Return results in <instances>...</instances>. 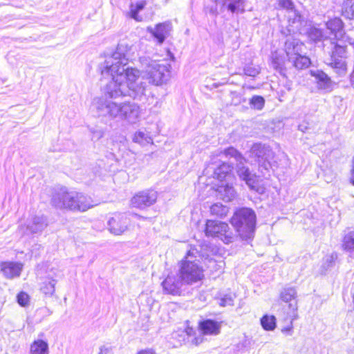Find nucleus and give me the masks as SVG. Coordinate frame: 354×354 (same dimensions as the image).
<instances>
[{"label": "nucleus", "mask_w": 354, "mask_h": 354, "mask_svg": "<svg viewBox=\"0 0 354 354\" xmlns=\"http://www.w3.org/2000/svg\"><path fill=\"white\" fill-rule=\"evenodd\" d=\"M132 50L133 46L120 43L100 66L102 75L110 76L111 80L104 87L103 95L93 99L92 110L99 117L119 119L129 124H136L141 120L142 109L138 104L114 101L122 96L140 100L145 95L147 85L138 81L140 71L136 68L127 67L133 55Z\"/></svg>", "instance_id": "obj_1"}, {"label": "nucleus", "mask_w": 354, "mask_h": 354, "mask_svg": "<svg viewBox=\"0 0 354 354\" xmlns=\"http://www.w3.org/2000/svg\"><path fill=\"white\" fill-rule=\"evenodd\" d=\"M142 71L140 76L148 81L149 84L160 86L166 84L170 78L171 64L167 61H157L149 57L140 58Z\"/></svg>", "instance_id": "obj_2"}, {"label": "nucleus", "mask_w": 354, "mask_h": 354, "mask_svg": "<svg viewBox=\"0 0 354 354\" xmlns=\"http://www.w3.org/2000/svg\"><path fill=\"white\" fill-rule=\"evenodd\" d=\"M196 250H189L179 263L178 275L187 285L201 281L205 276L204 270L196 258Z\"/></svg>", "instance_id": "obj_3"}, {"label": "nucleus", "mask_w": 354, "mask_h": 354, "mask_svg": "<svg viewBox=\"0 0 354 354\" xmlns=\"http://www.w3.org/2000/svg\"><path fill=\"white\" fill-rule=\"evenodd\" d=\"M230 222L241 239L248 240L254 236L256 214L252 209L243 207L236 210Z\"/></svg>", "instance_id": "obj_4"}, {"label": "nucleus", "mask_w": 354, "mask_h": 354, "mask_svg": "<svg viewBox=\"0 0 354 354\" xmlns=\"http://www.w3.org/2000/svg\"><path fill=\"white\" fill-rule=\"evenodd\" d=\"M218 155H223L225 158H234L236 162V169L239 178L244 180L251 189L255 187L257 176L255 174L250 172V169L244 165L246 160L236 149L233 147H230L219 151Z\"/></svg>", "instance_id": "obj_5"}, {"label": "nucleus", "mask_w": 354, "mask_h": 354, "mask_svg": "<svg viewBox=\"0 0 354 354\" xmlns=\"http://www.w3.org/2000/svg\"><path fill=\"white\" fill-rule=\"evenodd\" d=\"M205 232L207 236L218 238L226 244L234 240V234L228 224L220 221L207 220Z\"/></svg>", "instance_id": "obj_6"}, {"label": "nucleus", "mask_w": 354, "mask_h": 354, "mask_svg": "<svg viewBox=\"0 0 354 354\" xmlns=\"http://www.w3.org/2000/svg\"><path fill=\"white\" fill-rule=\"evenodd\" d=\"M346 43L336 42L330 57L326 63L339 75H344L347 71V52Z\"/></svg>", "instance_id": "obj_7"}, {"label": "nucleus", "mask_w": 354, "mask_h": 354, "mask_svg": "<svg viewBox=\"0 0 354 354\" xmlns=\"http://www.w3.org/2000/svg\"><path fill=\"white\" fill-rule=\"evenodd\" d=\"M75 192H68L66 188L62 187L56 191L51 198L53 206L61 209H73Z\"/></svg>", "instance_id": "obj_8"}, {"label": "nucleus", "mask_w": 354, "mask_h": 354, "mask_svg": "<svg viewBox=\"0 0 354 354\" xmlns=\"http://www.w3.org/2000/svg\"><path fill=\"white\" fill-rule=\"evenodd\" d=\"M250 156L257 158L260 167L268 170L273 156V152L269 147L259 143L254 144L250 149Z\"/></svg>", "instance_id": "obj_9"}, {"label": "nucleus", "mask_w": 354, "mask_h": 354, "mask_svg": "<svg viewBox=\"0 0 354 354\" xmlns=\"http://www.w3.org/2000/svg\"><path fill=\"white\" fill-rule=\"evenodd\" d=\"M280 298L283 301L288 304V315H290L292 320L297 319L298 304L297 290L292 287L285 288L280 293Z\"/></svg>", "instance_id": "obj_10"}, {"label": "nucleus", "mask_w": 354, "mask_h": 354, "mask_svg": "<svg viewBox=\"0 0 354 354\" xmlns=\"http://www.w3.org/2000/svg\"><path fill=\"white\" fill-rule=\"evenodd\" d=\"M61 272L57 268H51L44 281L41 283L39 290L46 297H51L55 292V285L57 278H61Z\"/></svg>", "instance_id": "obj_11"}, {"label": "nucleus", "mask_w": 354, "mask_h": 354, "mask_svg": "<svg viewBox=\"0 0 354 354\" xmlns=\"http://www.w3.org/2000/svg\"><path fill=\"white\" fill-rule=\"evenodd\" d=\"M158 193L153 189L139 192L131 198V204L140 209H145L153 205L157 200Z\"/></svg>", "instance_id": "obj_12"}, {"label": "nucleus", "mask_w": 354, "mask_h": 354, "mask_svg": "<svg viewBox=\"0 0 354 354\" xmlns=\"http://www.w3.org/2000/svg\"><path fill=\"white\" fill-rule=\"evenodd\" d=\"M129 218L124 214H115L108 221L109 232L116 236L122 235L128 230Z\"/></svg>", "instance_id": "obj_13"}, {"label": "nucleus", "mask_w": 354, "mask_h": 354, "mask_svg": "<svg viewBox=\"0 0 354 354\" xmlns=\"http://www.w3.org/2000/svg\"><path fill=\"white\" fill-rule=\"evenodd\" d=\"M184 284L178 273L176 275L169 274L161 283L164 292L173 295H179Z\"/></svg>", "instance_id": "obj_14"}, {"label": "nucleus", "mask_w": 354, "mask_h": 354, "mask_svg": "<svg viewBox=\"0 0 354 354\" xmlns=\"http://www.w3.org/2000/svg\"><path fill=\"white\" fill-rule=\"evenodd\" d=\"M286 16L288 25L286 30H282L281 32L283 35H288L299 31L302 25L301 16L299 12L296 9L290 10L286 12Z\"/></svg>", "instance_id": "obj_15"}, {"label": "nucleus", "mask_w": 354, "mask_h": 354, "mask_svg": "<svg viewBox=\"0 0 354 354\" xmlns=\"http://www.w3.org/2000/svg\"><path fill=\"white\" fill-rule=\"evenodd\" d=\"M327 28L334 34L337 42L348 43L352 44L351 39L345 35L343 32V23L339 18H334L326 24Z\"/></svg>", "instance_id": "obj_16"}, {"label": "nucleus", "mask_w": 354, "mask_h": 354, "mask_svg": "<svg viewBox=\"0 0 354 354\" xmlns=\"http://www.w3.org/2000/svg\"><path fill=\"white\" fill-rule=\"evenodd\" d=\"M171 30L172 26L170 21L160 23L156 25L154 28L147 27V32H150L160 44L164 42Z\"/></svg>", "instance_id": "obj_17"}, {"label": "nucleus", "mask_w": 354, "mask_h": 354, "mask_svg": "<svg viewBox=\"0 0 354 354\" xmlns=\"http://www.w3.org/2000/svg\"><path fill=\"white\" fill-rule=\"evenodd\" d=\"M1 272L8 279L19 277L23 269V264L18 262L6 261L0 264Z\"/></svg>", "instance_id": "obj_18"}, {"label": "nucleus", "mask_w": 354, "mask_h": 354, "mask_svg": "<svg viewBox=\"0 0 354 354\" xmlns=\"http://www.w3.org/2000/svg\"><path fill=\"white\" fill-rule=\"evenodd\" d=\"M96 205L90 196L75 192L72 211L86 212Z\"/></svg>", "instance_id": "obj_19"}, {"label": "nucleus", "mask_w": 354, "mask_h": 354, "mask_svg": "<svg viewBox=\"0 0 354 354\" xmlns=\"http://www.w3.org/2000/svg\"><path fill=\"white\" fill-rule=\"evenodd\" d=\"M304 44L299 40L290 38L285 42V52L288 61L303 52Z\"/></svg>", "instance_id": "obj_20"}, {"label": "nucleus", "mask_w": 354, "mask_h": 354, "mask_svg": "<svg viewBox=\"0 0 354 354\" xmlns=\"http://www.w3.org/2000/svg\"><path fill=\"white\" fill-rule=\"evenodd\" d=\"M199 327L204 335H216L220 333L221 324L218 322L207 319L201 322Z\"/></svg>", "instance_id": "obj_21"}, {"label": "nucleus", "mask_w": 354, "mask_h": 354, "mask_svg": "<svg viewBox=\"0 0 354 354\" xmlns=\"http://www.w3.org/2000/svg\"><path fill=\"white\" fill-rule=\"evenodd\" d=\"M46 218L43 216H35L28 222L27 231L30 233L41 232L47 226Z\"/></svg>", "instance_id": "obj_22"}, {"label": "nucleus", "mask_w": 354, "mask_h": 354, "mask_svg": "<svg viewBox=\"0 0 354 354\" xmlns=\"http://www.w3.org/2000/svg\"><path fill=\"white\" fill-rule=\"evenodd\" d=\"M223 6L232 13H242L245 11V0H221Z\"/></svg>", "instance_id": "obj_23"}, {"label": "nucleus", "mask_w": 354, "mask_h": 354, "mask_svg": "<svg viewBox=\"0 0 354 354\" xmlns=\"http://www.w3.org/2000/svg\"><path fill=\"white\" fill-rule=\"evenodd\" d=\"M310 75L316 79L319 88L326 89L330 86V80L323 71L319 70L310 71Z\"/></svg>", "instance_id": "obj_24"}, {"label": "nucleus", "mask_w": 354, "mask_h": 354, "mask_svg": "<svg viewBox=\"0 0 354 354\" xmlns=\"http://www.w3.org/2000/svg\"><path fill=\"white\" fill-rule=\"evenodd\" d=\"M214 169V178L223 180L225 178L230 175L233 167L227 162H222Z\"/></svg>", "instance_id": "obj_25"}, {"label": "nucleus", "mask_w": 354, "mask_h": 354, "mask_svg": "<svg viewBox=\"0 0 354 354\" xmlns=\"http://www.w3.org/2000/svg\"><path fill=\"white\" fill-rule=\"evenodd\" d=\"M195 334L194 330L192 327L187 326L183 330H178L174 332L171 335V337L173 339H177L178 342L176 344H174V346H178V345H181L183 342L185 340V336H187V339L192 338Z\"/></svg>", "instance_id": "obj_26"}, {"label": "nucleus", "mask_w": 354, "mask_h": 354, "mask_svg": "<svg viewBox=\"0 0 354 354\" xmlns=\"http://www.w3.org/2000/svg\"><path fill=\"white\" fill-rule=\"evenodd\" d=\"M146 6L144 1H139L136 3H131L129 6V12L128 16L137 21H142V17L139 15V12L142 10Z\"/></svg>", "instance_id": "obj_27"}, {"label": "nucleus", "mask_w": 354, "mask_h": 354, "mask_svg": "<svg viewBox=\"0 0 354 354\" xmlns=\"http://www.w3.org/2000/svg\"><path fill=\"white\" fill-rule=\"evenodd\" d=\"M30 354H48V344L42 339L35 340L30 345Z\"/></svg>", "instance_id": "obj_28"}, {"label": "nucleus", "mask_w": 354, "mask_h": 354, "mask_svg": "<svg viewBox=\"0 0 354 354\" xmlns=\"http://www.w3.org/2000/svg\"><path fill=\"white\" fill-rule=\"evenodd\" d=\"M218 194L220 198L224 201L229 202L234 199L236 193L232 186L226 185L218 187Z\"/></svg>", "instance_id": "obj_29"}, {"label": "nucleus", "mask_w": 354, "mask_h": 354, "mask_svg": "<svg viewBox=\"0 0 354 354\" xmlns=\"http://www.w3.org/2000/svg\"><path fill=\"white\" fill-rule=\"evenodd\" d=\"M133 141L142 146H145L148 144H153V138L150 134L143 131H136L133 136Z\"/></svg>", "instance_id": "obj_30"}, {"label": "nucleus", "mask_w": 354, "mask_h": 354, "mask_svg": "<svg viewBox=\"0 0 354 354\" xmlns=\"http://www.w3.org/2000/svg\"><path fill=\"white\" fill-rule=\"evenodd\" d=\"M297 69H304L308 68L310 65V59L305 56L299 55L295 56L292 59L289 61Z\"/></svg>", "instance_id": "obj_31"}, {"label": "nucleus", "mask_w": 354, "mask_h": 354, "mask_svg": "<svg viewBox=\"0 0 354 354\" xmlns=\"http://www.w3.org/2000/svg\"><path fill=\"white\" fill-rule=\"evenodd\" d=\"M272 66L276 70H282L285 63V58L282 51L276 50L272 53Z\"/></svg>", "instance_id": "obj_32"}, {"label": "nucleus", "mask_w": 354, "mask_h": 354, "mask_svg": "<svg viewBox=\"0 0 354 354\" xmlns=\"http://www.w3.org/2000/svg\"><path fill=\"white\" fill-rule=\"evenodd\" d=\"M342 15L347 19H354V0H344L342 8Z\"/></svg>", "instance_id": "obj_33"}, {"label": "nucleus", "mask_w": 354, "mask_h": 354, "mask_svg": "<svg viewBox=\"0 0 354 354\" xmlns=\"http://www.w3.org/2000/svg\"><path fill=\"white\" fill-rule=\"evenodd\" d=\"M342 248L348 252L354 251V230L345 234L342 241Z\"/></svg>", "instance_id": "obj_34"}, {"label": "nucleus", "mask_w": 354, "mask_h": 354, "mask_svg": "<svg viewBox=\"0 0 354 354\" xmlns=\"http://www.w3.org/2000/svg\"><path fill=\"white\" fill-rule=\"evenodd\" d=\"M262 327L266 330H272L276 327V318L273 315H264L261 319Z\"/></svg>", "instance_id": "obj_35"}, {"label": "nucleus", "mask_w": 354, "mask_h": 354, "mask_svg": "<svg viewBox=\"0 0 354 354\" xmlns=\"http://www.w3.org/2000/svg\"><path fill=\"white\" fill-rule=\"evenodd\" d=\"M210 212L213 215L224 217L228 213V207L221 203H215L210 207Z\"/></svg>", "instance_id": "obj_36"}, {"label": "nucleus", "mask_w": 354, "mask_h": 354, "mask_svg": "<svg viewBox=\"0 0 354 354\" xmlns=\"http://www.w3.org/2000/svg\"><path fill=\"white\" fill-rule=\"evenodd\" d=\"M265 100L263 97L254 95L250 100V106L257 110H261L264 106Z\"/></svg>", "instance_id": "obj_37"}, {"label": "nucleus", "mask_w": 354, "mask_h": 354, "mask_svg": "<svg viewBox=\"0 0 354 354\" xmlns=\"http://www.w3.org/2000/svg\"><path fill=\"white\" fill-rule=\"evenodd\" d=\"M308 37L314 41H321L324 37V35L321 29L311 28L308 31Z\"/></svg>", "instance_id": "obj_38"}, {"label": "nucleus", "mask_w": 354, "mask_h": 354, "mask_svg": "<svg viewBox=\"0 0 354 354\" xmlns=\"http://www.w3.org/2000/svg\"><path fill=\"white\" fill-rule=\"evenodd\" d=\"M17 303L22 307H26L30 304V296L25 292L21 291L17 295Z\"/></svg>", "instance_id": "obj_39"}, {"label": "nucleus", "mask_w": 354, "mask_h": 354, "mask_svg": "<svg viewBox=\"0 0 354 354\" xmlns=\"http://www.w3.org/2000/svg\"><path fill=\"white\" fill-rule=\"evenodd\" d=\"M278 6L277 8L284 9L286 10V12H289L290 10H295V5L292 0H277Z\"/></svg>", "instance_id": "obj_40"}, {"label": "nucleus", "mask_w": 354, "mask_h": 354, "mask_svg": "<svg viewBox=\"0 0 354 354\" xmlns=\"http://www.w3.org/2000/svg\"><path fill=\"white\" fill-rule=\"evenodd\" d=\"M244 73L248 76L255 77L259 73V70L257 67L248 66L244 68Z\"/></svg>", "instance_id": "obj_41"}, {"label": "nucleus", "mask_w": 354, "mask_h": 354, "mask_svg": "<svg viewBox=\"0 0 354 354\" xmlns=\"http://www.w3.org/2000/svg\"><path fill=\"white\" fill-rule=\"evenodd\" d=\"M220 306H232L233 305V298L230 295H226L220 299L219 302Z\"/></svg>", "instance_id": "obj_42"}, {"label": "nucleus", "mask_w": 354, "mask_h": 354, "mask_svg": "<svg viewBox=\"0 0 354 354\" xmlns=\"http://www.w3.org/2000/svg\"><path fill=\"white\" fill-rule=\"evenodd\" d=\"M290 319V323L287 326L282 328L281 332L288 335H292L293 332V322L295 320H292L290 315H288Z\"/></svg>", "instance_id": "obj_43"}, {"label": "nucleus", "mask_w": 354, "mask_h": 354, "mask_svg": "<svg viewBox=\"0 0 354 354\" xmlns=\"http://www.w3.org/2000/svg\"><path fill=\"white\" fill-rule=\"evenodd\" d=\"M98 354H112V347L107 345L101 346Z\"/></svg>", "instance_id": "obj_44"}, {"label": "nucleus", "mask_w": 354, "mask_h": 354, "mask_svg": "<svg viewBox=\"0 0 354 354\" xmlns=\"http://www.w3.org/2000/svg\"><path fill=\"white\" fill-rule=\"evenodd\" d=\"M203 341V337L199 335L198 337H192L191 339H188V342H190L193 345L197 346L202 343Z\"/></svg>", "instance_id": "obj_45"}, {"label": "nucleus", "mask_w": 354, "mask_h": 354, "mask_svg": "<svg viewBox=\"0 0 354 354\" xmlns=\"http://www.w3.org/2000/svg\"><path fill=\"white\" fill-rule=\"evenodd\" d=\"M91 133H93L92 139H96L99 140L103 136V131L101 130H91Z\"/></svg>", "instance_id": "obj_46"}, {"label": "nucleus", "mask_w": 354, "mask_h": 354, "mask_svg": "<svg viewBox=\"0 0 354 354\" xmlns=\"http://www.w3.org/2000/svg\"><path fill=\"white\" fill-rule=\"evenodd\" d=\"M350 180H351V183L354 185V157L353 158V166H352Z\"/></svg>", "instance_id": "obj_47"}, {"label": "nucleus", "mask_w": 354, "mask_h": 354, "mask_svg": "<svg viewBox=\"0 0 354 354\" xmlns=\"http://www.w3.org/2000/svg\"><path fill=\"white\" fill-rule=\"evenodd\" d=\"M161 106V102L159 100L156 101V104H154V107L160 108Z\"/></svg>", "instance_id": "obj_48"}, {"label": "nucleus", "mask_w": 354, "mask_h": 354, "mask_svg": "<svg viewBox=\"0 0 354 354\" xmlns=\"http://www.w3.org/2000/svg\"><path fill=\"white\" fill-rule=\"evenodd\" d=\"M138 354H149V350L141 351Z\"/></svg>", "instance_id": "obj_49"}, {"label": "nucleus", "mask_w": 354, "mask_h": 354, "mask_svg": "<svg viewBox=\"0 0 354 354\" xmlns=\"http://www.w3.org/2000/svg\"><path fill=\"white\" fill-rule=\"evenodd\" d=\"M241 103V100H237L236 102H234V104H238Z\"/></svg>", "instance_id": "obj_50"}, {"label": "nucleus", "mask_w": 354, "mask_h": 354, "mask_svg": "<svg viewBox=\"0 0 354 354\" xmlns=\"http://www.w3.org/2000/svg\"><path fill=\"white\" fill-rule=\"evenodd\" d=\"M149 354H156L153 351L149 350Z\"/></svg>", "instance_id": "obj_51"}, {"label": "nucleus", "mask_w": 354, "mask_h": 354, "mask_svg": "<svg viewBox=\"0 0 354 354\" xmlns=\"http://www.w3.org/2000/svg\"><path fill=\"white\" fill-rule=\"evenodd\" d=\"M352 315V313H350L349 314H348V316L350 317Z\"/></svg>", "instance_id": "obj_52"}]
</instances>
